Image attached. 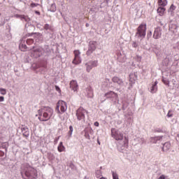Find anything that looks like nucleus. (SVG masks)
<instances>
[{
	"label": "nucleus",
	"instance_id": "3c124183",
	"mask_svg": "<svg viewBox=\"0 0 179 179\" xmlns=\"http://www.w3.org/2000/svg\"><path fill=\"white\" fill-rule=\"evenodd\" d=\"M132 47H134V48H136V47H138L137 43L136 42H133Z\"/></svg>",
	"mask_w": 179,
	"mask_h": 179
},
{
	"label": "nucleus",
	"instance_id": "f03ea898",
	"mask_svg": "<svg viewBox=\"0 0 179 179\" xmlns=\"http://www.w3.org/2000/svg\"><path fill=\"white\" fill-rule=\"evenodd\" d=\"M20 175L22 179H37V170L28 163H24L20 167Z\"/></svg>",
	"mask_w": 179,
	"mask_h": 179
},
{
	"label": "nucleus",
	"instance_id": "052dcab7",
	"mask_svg": "<svg viewBox=\"0 0 179 179\" xmlns=\"http://www.w3.org/2000/svg\"><path fill=\"white\" fill-rule=\"evenodd\" d=\"M85 26H86V27H89V24L87 23V24H85Z\"/></svg>",
	"mask_w": 179,
	"mask_h": 179
},
{
	"label": "nucleus",
	"instance_id": "6e6552de",
	"mask_svg": "<svg viewBox=\"0 0 179 179\" xmlns=\"http://www.w3.org/2000/svg\"><path fill=\"white\" fill-rule=\"evenodd\" d=\"M87 72H90L92 68H96L99 66V61L97 60H91L85 64Z\"/></svg>",
	"mask_w": 179,
	"mask_h": 179
},
{
	"label": "nucleus",
	"instance_id": "dca6fc26",
	"mask_svg": "<svg viewBox=\"0 0 179 179\" xmlns=\"http://www.w3.org/2000/svg\"><path fill=\"white\" fill-rule=\"evenodd\" d=\"M163 138H164L163 136L151 137L150 142L151 143H161V142L163 141Z\"/></svg>",
	"mask_w": 179,
	"mask_h": 179
},
{
	"label": "nucleus",
	"instance_id": "6e6d98bb",
	"mask_svg": "<svg viewBox=\"0 0 179 179\" xmlns=\"http://www.w3.org/2000/svg\"><path fill=\"white\" fill-rule=\"evenodd\" d=\"M0 101H5V97L3 96H0Z\"/></svg>",
	"mask_w": 179,
	"mask_h": 179
},
{
	"label": "nucleus",
	"instance_id": "0eeeda50",
	"mask_svg": "<svg viewBox=\"0 0 179 179\" xmlns=\"http://www.w3.org/2000/svg\"><path fill=\"white\" fill-rule=\"evenodd\" d=\"M97 48V43L94 41H90L88 44V50L87 51V55H92Z\"/></svg>",
	"mask_w": 179,
	"mask_h": 179
},
{
	"label": "nucleus",
	"instance_id": "c03bdc74",
	"mask_svg": "<svg viewBox=\"0 0 179 179\" xmlns=\"http://www.w3.org/2000/svg\"><path fill=\"white\" fill-rule=\"evenodd\" d=\"M0 93L3 96H5L6 94V90L5 88H0Z\"/></svg>",
	"mask_w": 179,
	"mask_h": 179
},
{
	"label": "nucleus",
	"instance_id": "e433bc0d",
	"mask_svg": "<svg viewBox=\"0 0 179 179\" xmlns=\"http://www.w3.org/2000/svg\"><path fill=\"white\" fill-rule=\"evenodd\" d=\"M176 6H174V4H171L169 9V12H171V13H173V12H174V10H176Z\"/></svg>",
	"mask_w": 179,
	"mask_h": 179
},
{
	"label": "nucleus",
	"instance_id": "13d9d810",
	"mask_svg": "<svg viewBox=\"0 0 179 179\" xmlns=\"http://www.w3.org/2000/svg\"><path fill=\"white\" fill-rule=\"evenodd\" d=\"M155 131H156V132H162V129H156Z\"/></svg>",
	"mask_w": 179,
	"mask_h": 179
},
{
	"label": "nucleus",
	"instance_id": "cd10ccee",
	"mask_svg": "<svg viewBox=\"0 0 179 179\" xmlns=\"http://www.w3.org/2000/svg\"><path fill=\"white\" fill-rule=\"evenodd\" d=\"M167 0H158V5L159 6H167Z\"/></svg>",
	"mask_w": 179,
	"mask_h": 179
},
{
	"label": "nucleus",
	"instance_id": "e2e57ef3",
	"mask_svg": "<svg viewBox=\"0 0 179 179\" xmlns=\"http://www.w3.org/2000/svg\"><path fill=\"white\" fill-rule=\"evenodd\" d=\"M98 143H99V145H100V141H98Z\"/></svg>",
	"mask_w": 179,
	"mask_h": 179
},
{
	"label": "nucleus",
	"instance_id": "aec40b11",
	"mask_svg": "<svg viewBox=\"0 0 179 179\" xmlns=\"http://www.w3.org/2000/svg\"><path fill=\"white\" fill-rule=\"evenodd\" d=\"M60 105V111L62 113H65L66 110H68V106L66 105V102L64 101H59Z\"/></svg>",
	"mask_w": 179,
	"mask_h": 179
},
{
	"label": "nucleus",
	"instance_id": "09e8293b",
	"mask_svg": "<svg viewBox=\"0 0 179 179\" xmlns=\"http://www.w3.org/2000/svg\"><path fill=\"white\" fill-rule=\"evenodd\" d=\"M152 37V31H150L149 32H148L147 34V38H150Z\"/></svg>",
	"mask_w": 179,
	"mask_h": 179
},
{
	"label": "nucleus",
	"instance_id": "1a4fd4ad",
	"mask_svg": "<svg viewBox=\"0 0 179 179\" xmlns=\"http://www.w3.org/2000/svg\"><path fill=\"white\" fill-rule=\"evenodd\" d=\"M74 59L72 62L73 64L75 65H79L82 62V58L80 57V51L79 50H74Z\"/></svg>",
	"mask_w": 179,
	"mask_h": 179
},
{
	"label": "nucleus",
	"instance_id": "72a5a7b5",
	"mask_svg": "<svg viewBox=\"0 0 179 179\" xmlns=\"http://www.w3.org/2000/svg\"><path fill=\"white\" fill-rule=\"evenodd\" d=\"M24 41H26V40H24V39H22L21 41L20 47H21V48H24V50H27V46L23 43H24Z\"/></svg>",
	"mask_w": 179,
	"mask_h": 179
},
{
	"label": "nucleus",
	"instance_id": "a18cd8bd",
	"mask_svg": "<svg viewBox=\"0 0 179 179\" xmlns=\"http://www.w3.org/2000/svg\"><path fill=\"white\" fill-rule=\"evenodd\" d=\"M59 107H61L60 106V105H59V101L57 103V106H56V111H57V113H58V114H59V113H61L60 111H59Z\"/></svg>",
	"mask_w": 179,
	"mask_h": 179
},
{
	"label": "nucleus",
	"instance_id": "f8f14e48",
	"mask_svg": "<svg viewBox=\"0 0 179 179\" xmlns=\"http://www.w3.org/2000/svg\"><path fill=\"white\" fill-rule=\"evenodd\" d=\"M171 62H173V55H167L166 57L162 61V64L164 66H169V65H171Z\"/></svg>",
	"mask_w": 179,
	"mask_h": 179
},
{
	"label": "nucleus",
	"instance_id": "79ce46f5",
	"mask_svg": "<svg viewBox=\"0 0 179 179\" xmlns=\"http://www.w3.org/2000/svg\"><path fill=\"white\" fill-rule=\"evenodd\" d=\"M173 115H174V113H173V110H169L166 115V117H168V118H171V117H173Z\"/></svg>",
	"mask_w": 179,
	"mask_h": 179
},
{
	"label": "nucleus",
	"instance_id": "20e7f679",
	"mask_svg": "<svg viewBox=\"0 0 179 179\" xmlns=\"http://www.w3.org/2000/svg\"><path fill=\"white\" fill-rule=\"evenodd\" d=\"M135 36L139 40H143L146 37V24H141L138 27Z\"/></svg>",
	"mask_w": 179,
	"mask_h": 179
},
{
	"label": "nucleus",
	"instance_id": "a878e982",
	"mask_svg": "<svg viewBox=\"0 0 179 179\" xmlns=\"http://www.w3.org/2000/svg\"><path fill=\"white\" fill-rule=\"evenodd\" d=\"M164 12H166V8L162 6H159L157 8V13H159V16H163L164 15Z\"/></svg>",
	"mask_w": 179,
	"mask_h": 179
},
{
	"label": "nucleus",
	"instance_id": "412c9836",
	"mask_svg": "<svg viewBox=\"0 0 179 179\" xmlns=\"http://www.w3.org/2000/svg\"><path fill=\"white\" fill-rule=\"evenodd\" d=\"M112 80L114 83H117V85H119V86H124V81H122V79L118 77H113Z\"/></svg>",
	"mask_w": 179,
	"mask_h": 179
},
{
	"label": "nucleus",
	"instance_id": "9b49d317",
	"mask_svg": "<svg viewBox=\"0 0 179 179\" xmlns=\"http://www.w3.org/2000/svg\"><path fill=\"white\" fill-rule=\"evenodd\" d=\"M162 31L163 29L160 27H157L155 29L154 34H153V38L155 40H159V38H162Z\"/></svg>",
	"mask_w": 179,
	"mask_h": 179
},
{
	"label": "nucleus",
	"instance_id": "423d86ee",
	"mask_svg": "<svg viewBox=\"0 0 179 179\" xmlns=\"http://www.w3.org/2000/svg\"><path fill=\"white\" fill-rule=\"evenodd\" d=\"M85 114H86V110H85V108L82 107L79 108L76 110V114L77 117V120L78 121H83V122H85L86 120Z\"/></svg>",
	"mask_w": 179,
	"mask_h": 179
},
{
	"label": "nucleus",
	"instance_id": "c756f323",
	"mask_svg": "<svg viewBox=\"0 0 179 179\" xmlns=\"http://www.w3.org/2000/svg\"><path fill=\"white\" fill-rule=\"evenodd\" d=\"M58 152H64L65 150V147L64 146V144L62 142H60L58 147H57Z\"/></svg>",
	"mask_w": 179,
	"mask_h": 179
},
{
	"label": "nucleus",
	"instance_id": "4468645a",
	"mask_svg": "<svg viewBox=\"0 0 179 179\" xmlns=\"http://www.w3.org/2000/svg\"><path fill=\"white\" fill-rule=\"evenodd\" d=\"M70 89L73 92H78V89H79V85H78V82L75 80H72L70 82Z\"/></svg>",
	"mask_w": 179,
	"mask_h": 179
},
{
	"label": "nucleus",
	"instance_id": "ea45409f",
	"mask_svg": "<svg viewBox=\"0 0 179 179\" xmlns=\"http://www.w3.org/2000/svg\"><path fill=\"white\" fill-rule=\"evenodd\" d=\"M95 176L96 177V178H100V177H101V171L96 170L95 172Z\"/></svg>",
	"mask_w": 179,
	"mask_h": 179
},
{
	"label": "nucleus",
	"instance_id": "58836bf2",
	"mask_svg": "<svg viewBox=\"0 0 179 179\" xmlns=\"http://www.w3.org/2000/svg\"><path fill=\"white\" fill-rule=\"evenodd\" d=\"M33 35L37 36L38 37H39L40 36H41V34L38 33V32H35V33H31V34H27V37H30Z\"/></svg>",
	"mask_w": 179,
	"mask_h": 179
},
{
	"label": "nucleus",
	"instance_id": "bf43d9fd",
	"mask_svg": "<svg viewBox=\"0 0 179 179\" xmlns=\"http://www.w3.org/2000/svg\"><path fill=\"white\" fill-rule=\"evenodd\" d=\"M35 13H36V15H40L39 11H36Z\"/></svg>",
	"mask_w": 179,
	"mask_h": 179
},
{
	"label": "nucleus",
	"instance_id": "5fc2aeb1",
	"mask_svg": "<svg viewBox=\"0 0 179 179\" xmlns=\"http://www.w3.org/2000/svg\"><path fill=\"white\" fill-rule=\"evenodd\" d=\"M158 179H166V176H164V175H162Z\"/></svg>",
	"mask_w": 179,
	"mask_h": 179
},
{
	"label": "nucleus",
	"instance_id": "8fccbe9b",
	"mask_svg": "<svg viewBox=\"0 0 179 179\" xmlns=\"http://www.w3.org/2000/svg\"><path fill=\"white\" fill-rule=\"evenodd\" d=\"M31 8H36V6H38V3H31Z\"/></svg>",
	"mask_w": 179,
	"mask_h": 179
},
{
	"label": "nucleus",
	"instance_id": "39448f33",
	"mask_svg": "<svg viewBox=\"0 0 179 179\" xmlns=\"http://www.w3.org/2000/svg\"><path fill=\"white\" fill-rule=\"evenodd\" d=\"M45 54V50L41 46L33 47L31 50V56L34 58H38L41 57V55H44Z\"/></svg>",
	"mask_w": 179,
	"mask_h": 179
},
{
	"label": "nucleus",
	"instance_id": "37998d69",
	"mask_svg": "<svg viewBox=\"0 0 179 179\" xmlns=\"http://www.w3.org/2000/svg\"><path fill=\"white\" fill-rule=\"evenodd\" d=\"M47 68L45 66H41V67H39V72L41 73H44V72H45Z\"/></svg>",
	"mask_w": 179,
	"mask_h": 179
},
{
	"label": "nucleus",
	"instance_id": "4d7b16f0",
	"mask_svg": "<svg viewBox=\"0 0 179 179\" xmlns=\"http://www.w3.org/2000/svg\"><path fill=\"white\" fill-rule=\"evenodd\" d=\"M106 3H111V0H105Z\"/></svg>",
	"mask_w": 179,
	"mask_h": 179
},
{
	"label": "nucleus",
	"instance_id": "9d476101",
	"mask_svg": "<svg viewBox=\"0 0 179 179\" xmlns=\"http://www.w3.org/2000/svg\"><path fill=\"white\" fill-rule=\"evenodd\" d=\"M105 97L106 99H111L112 101H114L115 103L118 100V95L117 93L113 92V91H109L107 93L104 94Z\"/></svg>",
	"mask_w": 179,
	"mask_h": 179
},
{
	"label": "nucleus",
	"instance_id": "2eb2a0df",
	"mask_svg": "<svg viewBox=\"0 0 179 179\" xmlns=\"http://www.w3.org/2000/svg\"><path fill=\"white\" fill-rule=\"evenodd\" d=\"M15 17H16L17 19H20V20H22V22H27V23H29V22H30V17H29V16L27 15L16 14L15 15Z\"/></svg>",
	"mask_w": 179,
	"mask_h": 179
},
{
	"label": "nucleus",
	"instance_id": "b1692460",
	"mask_svg": "<svg viewBox=\"0 0 179 179\" xmlns=\"http://www.w3.org/2000/svg\"><path fill=\"white\" fill-rule=\"evenodd\" d=\"M157 92V81H155L154 84H152L151 89H150V93H156Z\"/></svg>",
	"mask_w": 179,
	"mask_h": 179
},
{
	"label": "nucleus",
	"instance_id": "ddd939ff",
	"mask_svg": "<svg viewBox=\"0 0 179 179\" xmlns=\"http://www.w3.org/2000/svg\"><path fill=\"white\" fill-rule=\"evenodd\" d=\"M85 95L86 97H87L88 99H93V89L92 88V87H87L85 92Z\"/></svg>",
	"mask_w": 179,
	"mask_h": 179
},
{
	"label": "nucleus",
	"instance_id": "603ef678",
	"mask_svg": "<svg viewBox=\"0 0 179 179\" xmlns=\"http://www.w3.org/2000/svg\"><path fill=\"white\" fill-rule=\"evenodd\" d=\"M5 156V152L3 151L0 150V157H3Z\"/></svg>",
	"mask_w": 179,
	"mask_h": 179
},
{
	"label": "nucleus",
	"instance_id": "69168bd1",
	"mask_svg": "<svg viewBox=\"0 0 179 179\" xmlns=\"http://www.w3.org/2000/svg\"><path fill=\"white\" fill-rule=\"evenodd\" d=\"M100 169H103V167L101 166Z\"/></svg>",
	"mask_w": 179,
	"mask_h": 179
},
{
	"label": "nucleus",
	"instance_id": "f257e3e1",
	"mask_svg": "<svg viewBox=\"0 0 179 179\" xmlns=\"http://www.w3.org/2000/svg\"><path fill=\"white\" fill-rule=\"evenodd\" d=\"M111 136L113 139L118 141L117 148L119 152H122L128 148L129 140L125 136H124V133H122V131L115 128H112Z\"/></svg>",
	"mask_w": 179,
	"mask_h": 179
},
{
	"label": "nucleus",
	"instance_id": "6ab92c4d",
	"mask_svg": "<svg viewBox=\"0 0 179 179\" xmlns=\"http://www.w3.org/2000/svg\"><path fill=\"white\" fill-rule=\"evenodd\" d=\"M43 29L45 30L46 33H54V27L50 24H45L43 25Z\"/></svg>",
	"mask_w": 179,
	"mask_h": 179
},
{
	"label": "nucleus",
	"instance_id": "393cba45",
	"mask_svg": "<svg viewBox=\"0 0 179 179\" xmlns=\"http://www.w3.org/2000/svg\"><path fill=\"white\" fill-rule=\"evenodd\" d=\"M162 145H163V147H162L163 152H167V150L170 149V146H171L170 143L166 142V143H162Z\"/></svg>",
	"mask_w": 179,
	"mask_h": 179
},
{
	"label": "nucleus",
	"instance_id": "4be33fe9",
	"mask_svg": "<svg viewBox=\"0 0 179 179\" xmlns=\"http://www.w3.org/2000/svg\"><path fill=\"white\" fill-rule=\"evenodd\" d=\"M134 62H133L132 65L133 66H136V65H139V62L142 61V57L139 55H136V57H134ZM135 62H138V64H135Z\"/></svg>",
	"mask_w": 179,
	"mask_h": 179
},
{
	"label": "nucleus",
	"instance_id": "338daca9",
	"mask_svg": "<svg viewBox=\"0 0 179 179\" xmlns=\"http://www.w3.org/2000/svg\"><path fill=\"white\" fill-rule=\"evenodd\" d=\"M0 138H1V133H0Z\"/></svg>",
	"mask_w": 179,
	"mask_h": 179
},
{
	"label": "nucleus",
	"instance_id": "49530a36",
	"mask_svg": "<svg viewBox=\"0 0 179 179\" xmlns=\"http://www.w3.org/2000/svg\"><path fill=\"white\" fill-rule=\"evenodd\" d=\"M48 158H49V160H54V159H55V157H54L52 154H49Z\"/></svg>",
	"mask_w": 179,
	"mask_h": 179
},
{
	"label": "nucleus",
	"instance_id": "f3484780",
	"mask_svg": "<svg viewBox=\"0 0 179 179\" xmlns=\"http://www.w3.org/2000/svg\"><path fill=\"white\" fill-rule=\"evenodd\" d=\"M94 131L93 129L88 127L87 129H85V138H86V139H89L90 140V135H93L94 134Z\"/></svg>",
	"mask_w": 179,
	"mask_h": 179
},
{
	"label": "nucleus",
	"instance_id": "bb28decb",
	"mask_svg": "<svg viewBox=\"0 0 179 179\" xmlns=\"http://www.w3.org/2000/svg\"><path fill=\"white\" fill-rule=\"evenodd\" d=\"M136 80V76H135V74L131 73L129 75V82L131 83V85H134L135 84V81Z\"/></svg>",
	"mask_w": 179,
	"mask_h": 179
},
{
	"label": "nucleus",
	"instance_id": "680f3d73",
	"mask_svg": "<svg viewBox=\"0 0 179 179\" xmlns=\"http://www.w3.org/2000/svg\"><path fill=\"white\" fill-rule=\"evenodd\" d=\"M161 26H163V24L162 22H159Z\"/></svg>",
	"mask_w": 179,
	"mask_h": 179
},
{
	"label": "nucleus",
	"instance_id": "864d4df0",
	"mask_svg": "<svg viewBox=\"0 0 179 179\" xmlns=\"http://www.w3.org/2000/svg\"><path fill=\"white\" fill-rule=\"evenodd\" d=\"M94 125L95 127H99V126L100 125V124L99 123V122H95L94 123Z\"/></svg>",
	"mask_w": 179,
	"mask_h": 179
},
{
	"label": "nucleus",
	"instance_id": "c9c22d12",
	"mask_svg": "<svg viewBox=\"0 0 179 179\" xmlns=\"http://www.w3.org/2000/svg\"><path fill=\"white\" fill-rule=\"evenodd\" d=\"M67 166L71 169V170H76V166H75V164H73V162H69Z\"/></svg>",
	"mask_w": 179,
	"mask_h": 179
},
{
	"label": "nucleus",
	"instance_id": "7ed1b4c3",
	"mask_svg": "<svg viewBox=\"0 0 179 179\" xmlns=\"http://www.w3.org/2000/svg\"><path fill=\"white\" fill-rule=\"evenodd\" d=\"M38 120L40 121H48L52 114H54V110L52 108L48 106H43L41 109L38 110Z\"/></svg>",
	"mask_w": 179,
	"mask_h": 179
},
{
	"label": "nucleus",
	"instance_id": "de8ad7c7",
	"mask_svg": "<svg viewBox=\"0 0 179 179\" xmlns=\"http://www.w3.org/2000/svg\"><path fill=\"white\" fill-rule=\"evenodd\" d=\"M55 87L56 92H58V93H61V88H59L58 85H55Z\"/></svg>",
	"mask_w": 179,
	"mask_h": 179
},
{
	"label": "nucleus",
	"instance_id": "a19ab883",
	"mask_svg": "<svg viewBox=\"0 0 179 179\" xmlns=\"http://www.w3.org/2000/svg\"><path fill=\"white\" fill-rule=\"evenodd\" d=\"M111 173H112L113 179H120V178H118V174L116 172H114L113 171H112Z\"/></svg>",
	"mask_w": 179,
	"mask_h": 179
},
{
	"label": "nucleus",
	"instance_id": "473e14b6",
	"mask_svg": "<svg viewBox=\"0 0 179 179\" xmlns=\"http://www.w3.org/2000/svg\"><path fill=\"white\" fill-rule=\"evenodd\" d=\"M122 110H125L126 108H128V106H129V103L127 102L126 101H122Z\"/></svg>",
	"mask_w": 179,
	"mask_h": 179
},
{
	"label": "nucleus",
	"instance_id": "5701e85b",
	"mask_svg": "<svg viewBox=\"0 0 179 179\" xmlns=\"http://www.w3.org/2000/svg\"><path fill=\"white\" fill-rule=\"evenodd\" d=\"M73 133V127L69 126V131L67 133V135L66 136V139H71L72 138V134Z\"/></svg>",
	"mask_w": 179,
	"mask_h": 179
},
{
	"label": "nucleus",
	"instance_id": "7c9ffc66",
	"mask_svg": "<svg viewBox=\"0 0 179 179\" xmlns=\"http://www.w3.org/2000/svg\"><path fill=\"white\" fill-rule=\"evenodd\" d=\"M8 146H9V144L7 142L1 143L0 145V149L1 148L2 149H6V150H7Z\"/></svg>",
	"mask_w": 179,
	"mask_h": 179
},
{
	"label": "nucleus",
	"instance_id": "2f4dec72",
	"mask_svg": "<svg viewBox=\"0 0 179 179\" xmlns=\"http://www.w3.org/2000/svg\"><path fill=\"white\" fill-rule=\"evenodd\" d=\"M50 12H55L57 10V6L55 3H52L49 9Z\"/></svg>",
	"mask_w": 179,
	"mask_h": 179
},
{
	"label": "nucleus",
	"instance_id": "4c0bfd02",
	"mask_svg": "<svg viewBox=\"0 0 179 179\" xmlns=\"http://www.w3.org/2000/svg\"><path fill=\"white\" fill-rule=\"evenodd\" d=\"M33 43H34V40L33 38H28L26 40V43L28 45H31V44H33Z\"/></svg>",
	"mask_w": 179,
	"mask_h": 179
},
{
	"label": "nucleus",
	"instance_id": "c85d7f7f",
	"mask_svg": "<svg viewBox=\"0 0 179 179\" xmlns=\"http://www.w3.org/2000/svg\"><path fill=\"white\" fill-rule=\"evenodd\" d=\"M172 61L173 62V65H176V66H178V61H179V57L177 55L172 56Z\"/></svg>",
	"mask_w": 179,
	"mask_h": 179
},
{
	"label": "nucleus",
	"instance_id": "a211bd4d",
	"mask_svg": "<svg viewBox=\"0 0 179 179\" xmlns=\"http://www.w3.org/2000/svg\"><path fill=\"white\" fill-rule=\"evenodd\" d=\"M21 131L23 136H24L25 138H29V136H30V130H29L28 127H21Z\"/></svg>",
	"mask_w": 179,
	"mask_h": 179
},
{
	"label": "nucleus",
	"instance_id": "0e129e2a",
	"mask_svg": "<svg viewBox=\"0 0 179 179\" xmlns=\"http://www.w3.org/2000/svg\"><path fill=\"white\" fill-rule=\"evenodd\" d=\"M35 69H38V67H36Z\"/></svg>",
	"mask_w": 179,
	"mask_h": 179
},
{
	"label": "nucleus",
	"instance_id": "f704fd0d",
	"mask_svg": "<svg viewBox=\"0 0 179 179\" xmlns=\"http://www.w3.org/2000/svg\"><path fill=\"white\" fill-rule=\"evenodd\" d=\"M162 82L163 83H164V85H166V86H169V85H170V81L169 80L168 78H166L164 77H162Z\"/></svg>",
	"mask_w": 179,
	"mask_h": 179
}]
</instances>
